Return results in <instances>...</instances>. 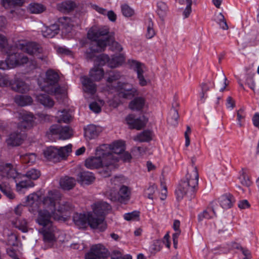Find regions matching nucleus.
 Returning a JSON list of instances; mask_svg holds the SVG:
<instances>
[{
  "mask_svg": "<svg viewBox=\"0 0 259 259\" xmlns=\"http://www.w3.org/2000/svg\"><path fill=\"white\" fill-rule=\"evenodd\" d=\"M10 87L13 91L20 93H26L30 89L28 84L18 77H15L13 80H11Z\"/></svg>",
  "mask_w": 259,
  "mask_h": 259,
  "instance_id": "nucleus-18",
  "label": "nucleus"
},
{
  "mask_svg": "<svg viewBox=\"0 0 259 259\" xmlns=\"http://www.w3.org/2000/svg\"><path fill=\"white\" fill-rule=\"evenodd\" d=\"M219 24L223 30H226L229 29V26L227 23V21L224 16L222 13H220L219 15Z\"/></svg>",
  "mask_w": 259,
  "mask_h": 259,
  "instance_id": "nucleus-58",
  "label": "nucleus"
},
{
  "mask_svg": "<svg viewBox=\"0 0 259 259\" xmlns=\"http://www.w3.org/2000/svg\"><path fill=\"white\" fill-rule=\"evenodd\" d=\"M108 87L109 90L116 91L118 93L119 96L124 99H130L138 94L137 90L128 83L119 81L117 83L116 87L112 86L110 88L108 86Z\"/></svg>",
  "mask_w": 259,
  "mask_h": 259,
  "instance_id": "nucleus-6",
  "label": "nucleus"
},
{
  "mask_svg": "<svg viewBox=\"0 0 259 259\" xmlns=\"http://www.w3.org/2000/svg\"><path fill=\"white\" fill-rule=\"evenodd\" d=\"M36 100L45 107L49 108L53 107L55 104L54 101L48 95L45 94L36 95Z\"/></svg>",
  "mask_w": 259,
  "mask_h": 259,
  "instance_id": "nucleus-24",
  "label": "nucleus"
},
{
  "mask_svg": "<svg viewBox=\"0 0 259 259\" xmlns=\"http://www.w3.org/2000/svg\"><path fill=\"white\" fill-rule=\"evenodd\" d=\"M126 121L132 129L140 130L144 127L148 122V118L143 116L142 118H135L133 114H130L126 117Z\"/></svg>",
  "mask_w": 259,
  "mask_h": 259,
  "instance_id": "nucleus-13",
  "label": "nucleus"
},
{
  "mask_svg": "<svg viewBox=\"0 0 259 259\" xmlns=\"http://www.w3.org/2000/svg\"><path fill=\"white\" fill-rule=\"evenodd\" d=\"M91 248L92 251L96 254L100 259L106 258L109 255L108 250L102 244L93 245Z\"/></svg>",
  "mask_w": 259,
  "mask_h": 259,
  "instance_id": "nucleus-27",
  "label": "nucleus"
},
{
  "mask_svg": "<svg viewBox=\"0 0 259 259\" xmlns=\"http://www.w3.org/2000/svg\"><path fill=\"white\" fill-rule=\"evenodd\" d=\"M84 135L90 139L95 138L101 132L102 129L100 126H97L94 124L88 125L84 129Z\"/></svg>",
  "mask_w": 259,
  "mask_h": 259,
  "instance_id": "nucleus-25",
  "label": "nucleus"
},
{
  "mask_svg": "<svg viewBox=\"0 0 259 259\" xmlns=\"http://www.w3.org/2000/svg\"><path fill=\"white\" fill-rule=\"evenodd\" d=\"M27 138V134L24 131H17L10 135L7 140L8 145L17 146L21 145Z\"/></svg>",
  "mask_w": 259,
  "mask_h": 259,
  "instance_id": "nucleus-15",
  "label": "nucleus"
},
{
  "mask_svg": "<svg viewBox=\"0 0 259 259\" xmlns=\"http://www.w3.org/2000/svg\"><path fill=\"white\" fill-rule=\"evenodd\" d=\"M14 100L16 104L21 106L30 105L33 102L30 96L24 95H17L15 97Z\"/></svg>",
  "mask_w": 259,
  "mask_h": 259,
  "instance_id": "nucleus-33",
  "label": "nucleus"
},
{
  "mask_svg": "<svg viewBox=\"0 0 259 259\" xmlns=\"http://www.w3.org/2000/svg\"><path fill=\"white\" fill-rule=\"evenodd\" d=\"M10 81L7 75L0 74V87H6L9 85L10 87Z\"/></svg>",
  "mask_w": 259,
  "mask_h": 259,
  "instance_id": "nucleus-59",
  "label": "nucleus"
},
{
  "mask_svg": "<svg viewBox=\"0 0 259 259\" xmlns=\"http://www.w3.org/2000/svg\"><path fill=\"white\" fill-rule=\"evenodd\" d=\"M238 179L239 180L240 184L246 187H250L252 184V182L249 176L243 170L241 171V174Z\"/></svg>",
  "mask_w": 259,
  "mask_h": 259,
  "instance_id": "nucleus-41",
  "label": "nucleus"
},
{
  "mask_svg": "<svg viewBox=\"0 0 259 259\" xmlns=\"http://www.w3.org/2000/svg\"><path fill=\"white\" fill-rule=\"evenodd\" d=\"M22 120L18 124V130L22 131L30 128L32 126L34 122V116L31 113H24L22 114Z\"/></svg>",
  "mask_w": 259,
  "mask_h": 259,
  "instance_id": "nucleus-19",
  "label": "nucleus"
},
{
  "mask_svg": "<svg viewBox=\"0 0 259 259\" xmlns=\"http://www.w3.org/2000/svg\"><path fill=\"white\" fill-rule=\"evenodd\" d=\"M58 22L65 29H70L73 26L71 18L68 17H62L58 18Z\"/></svg>",
  "mask_w": 259,
  "mask_h": 259,
  "instance_id": "nucleus-44",
  "label": "nucleus"
},
{
  "mask_svg": "<svg viewBox=\"0 0 259 259\" xmlns=\"http://www.w3.org/2000/svg\"><path fill=\"white\" fill-rule=\"evenodd\" d=\"M40 176V172L39 170L32 168L26 172L25 175L23 176H25L29 180H35L37 179Z\"/></svg>",
  "mask_w": 259,
  "mask_h": 259,
  "instance_id": "nucleus-51",
  "label": "nucleus"
},
{
  "mask_svg": "<svg viewBox=\"0 0 259 259\" xmlns=\"http://www.w3.org/2000/svg\"><path fill=\"white\" fill-rule=\"evenodd\" d=\"M107 145L110 147V154L112 155L114 157L117 158L118 161L119 157L113 156L112 153L117 155L121 154L122 152H123L125 150V145L124 142L121 141H117L113 143L112 145Z\"/></svg>",
  "mask_w": 259,
  "mask_h": 259,
  "instance_id": "nucleus-22",
  "label": "nucleus"
},
{
  "mask_svg": "<svg viewBox=\"0 0 259 259\" xmlns=\"http://www.w3.org/2000/svg\"><path fill=\"white\" fill-rule=\"evenodd\" d=\"M59 184L64 190L69 191L72 189L76 185V180L73 177L65 176L60 179Z\"/></svg>",
  "mask_w": 259,
  "mask_h": 259,
  "instance_id": "nucleus-20",
  "label": "nucleus"
},
{
  "mask_svg": "<svg viewBox=\"0 0 259 259\" xmlns=\"http://www.w3.org/2000/svg\"><path fill=\"white\" fill-rule=\"evenodd\" d=\"M75 7V4L71 1H66L59 4L57 6V8L60 11L66 13L72 11Z\"/></svg>",
  "mask_w": 259,
  "mask_h": 259,
  "instance_id": "nucleus-34",
  "label": "nucleus"
},
{
  "mask_svg": "<svg viewBox=\"0 0 259 259\" xmlns=\"http://www.w3.org/2000/svg\"><path fill=\"white\" fill-rule=\"evenodd\" d=\"M111 210L110 204L105 202H101L95 204L92 212L89 213V224L94 229L100 231H104L107 227L105 222V215Z\"/></svg>",
  "mask_w": 259,
  "mask_h": 259,
  "instance_id": "nucleus-5",
  "label": "nucleus"
},
{
  "mask_svg": "<svg viewBox=\"0 0 259 259\" xmlns=\"http://www.w3.org/2000/svg\"><path fill=\"white\" fill-rule=\"evenodd\" d=\"M28 10L32 14H40L44 12L46 8L40 4H30L28 6Z\"/></svg>",
  "mask_w": 259,
  "mask_h": 259,
  "instance_id": "nucleus-40",
  "label": "nucleus"
},
{
  "mask_svg": "<svg viewBox=\"0 0 259 259\" xmlns=\"http://www.w3.org/2000/svg\"><path fill=\"white\" fill-rule=\"evenodd\" d=\"M145 104V99L141 97H136L130 102L128 105L130 109L132 110H141Z\"/></svg>",
  "mask_w": 259,
  "mask_h": 259,
  "instance_id": "nucleus-28",
  "label": "nucleus"
},
{
  "mask_svg": "<svg viewBox=\"0 0 259 259\" xmlns=\"http://www.w3.org/2000/svg\"><path fill=\"white\" fill-rule=\"evenodd\" d=\"M187 5L185 9L184 12H183V15H184V17L185 18H188L191 12H192V0H186Z\"/></svg>",
  "mask_w": 259,
  "mask_h": 259,
  "instance_id": "nucleus-61",
  "label": "nucleus"
},
{
  "mask_svg": "<svg viewBox=\"0 0 259 259\" xmlns=\"http://www.w3.org/2000/svg\"><path fill=\"white\" fill-rule=\"evenodd\" d=\"M13 225L15 228H18L23 232L27 231V223L25 219L17 220L15 222H13Z\"/></svg>",
  "mask_w": 259,
  "mask_h": 259,
  "instance_id": "nucleus-45",
  "label": "nucleus"
},
{
  "mask_svg": "<svg viewBox=\"0 0 259 259\" xmlns=\"http://www.w3.org/2000/svg\"><path fill=\"white\" fill-rule=\"evenodd\" d=\"M245 116L244 114V110L240 109L237 112V118L238 121V125L239 127L243 126L244 124L242 122V120L244 119Z\"/></svg>",
  "mask_w": 259,
  "mask_h": 259,
  "instance_id": "nucleus-60",
  "label": "nucleus"
},
{
  "mask_svg": "<svg viewBox=\"0 0 259 259\" xmlns=\"http://www.w3.org/2000/svg\"><path fill=\"white\" fill-rule=\"evenodd\" d=\"M110 147L107 144H103L96 150V156L87 158L85 166L90 169L103 168L100 171L104 177L110 176L112 170L115 169V163L117 158L110 154Z\"/></svg>",
  "mask_w": 259,
  "mask_h": 259,
  "instance_id": "nucleus-1",
  "label": "nucleus"
},
{
  "mask_svg": "<svg viewBox=\"0 0 259 259\" xmlns=\"http://www.w3.org/2000/svg\"><path fill=\"white\" fill-rule=\"evenodd\" d=\"M19 57V54L18 53L8 55L5 62L0 61V69L5 70L18 66Z\"/></svg>",
  "mask_w": 259,
  "mask_h": 259,
  "instance_id": "nucleus-17",
  "label": "nucleus"
},
{
  "mask_svg": "<svg viewBox=\"0 0 259 259\" xmlns=\"http://www.w3.org/2000/svg\"><path fill=\"white\" fill-rule=\"evenodd\" d=\"M118 195L120 196V202H121L128 199L129 191L127 187L122 186L118 191Z\"/></svg>",
  "mask_w": 259,
  "mask_h": 259,
  "instance_id": "nucleus-50",
  "label": "nucleus"
},
{
  "mask_svg": "<svg viewBox=\"0 0 259 259\" xmlns=\"http://www.w3.org/2000/svg\"><path fill=\"white\" fill-rule=\"evenodd\" d=\"M73 220L75 224L80 228H86L89 225V214L75 213L73 216Z\"/></svg>",
  "mask_w": 259,
  "mask_h": 259,
  "instance_id": "nucleus-21",
  "label": "nucleus"
},
{
  "mask_svg": "<svg viewBox=\"0 0 259 259\" xmlns=\"http://www.w3.org/2000/svg\"><path fill=\"white\" fill-rule=\"evenodd\" d=\"M21 160L25 163H33L36 161V156L35 153H26L20 155Z\"/></svg>",
  "mask_w": 259,
  "mask_h": 259,
  "instance_id": "nucleus-47",
  "label": "nucleus"
},
{
  "mask_svg": "<svg viewBox=\"0 0 259 259\" xmlns=\"http://www.w3.org/2000/svg\"><path fill=\"white\" fill-rule=\"evenodd\" d=\"M168 11V7L165 3L159 2L157 3V13L160 17H163Z\"/></svg>",
  "mask_w": 259,
  "mask_h": 259,
  "instance_id": "nucleus-48",
  "label": "nucleus"
},
{
  "mask_svg": "<svg viewBox=\"0 0 259 259\" xmlns=\"http://www.w3.org/2000/svg\"><path fill=\"white\" fill-rule=\"evenodd\" d=\"M18 48L23 52L32 56H38L43 52V49L40 46L34 42L20 44Z\"/></svg>",
  "mask_w": 259,
  "mask_h": 259,
  "instance_id": "nucleus-12",
  "label": "nucleus"
},
{
  "mask_svg": "<svg viewBox=\"0 0 259 259\" xmlns=\"http://www.w3.org/2000/svg\"><path fill=\"white\" fill-rule=\"evenodd\" d=\"M215 214V212L213 208L210 209L209 211L208 210H205L203 212L200 213L198 215V220L199 222L202 221L204 219H209L212 218V215H210L211 212Z\"/></svg>",
  "mask_w": 259,
  "mask_h": 259,
  "instance_id": "nucleus-53",
  "label": "nucleus"
},
{
  "mask_svg": "<svg viewBox=\"0 0 259 259\" xmlns=\"http://www.w3.org/2000/svg\"><path fill=\"white\" fill-rule=\"evenodd\" d=\"M90 76L94 81H99L104 76V71L99 66H95L90 71Z\"/></svg>",
  "mask_w": 259,
  "mask_h": 259,
  "instance_id": "nucleus-30",
  "label": "nucleus"
},
{
  "mask_svg": "<svg viewBox=\"0 0 259 259\" xmlns=\"http://www.w3.org/2000/svg\"><path fill=\"white\" fill-rule=\"evenodd\" d=\"M2 5L6 9H9L16 6H21L23 4V0H1Z\"/></svg>",
  "mask_w": 259,
  "mask_h": 259,
  "instance_id": "nucleus-39",
  "label": "nucleus"
},
{
  "mask_svg": "<svg viewBox=\"0 0 259 259\" xmlns=\"http://www.w3.org/2000/svg\"><path fill=\"white\" fill-rule=\"evenodd\" d=\"M209 86L206 83H202L201 85V92L200 93V101L203 103H207L212 107L217 108L219 105L221 97L218 96L215 94H212L209 96H207L209 91Z\"/></svg>",
  "mask_w": 259,
  "mask_h": 259,
  "instance_id": "nucleus-7",
  "label": "nucleus"
},
{
  "mask_svg": "<svg viewBox=\"0 0 259 259\" xmlns=\"http://www.w3.org/2000/svg\"><path fill=\"white\" fill-rule=\"evenodd\" d=\"M109 57L107 55L102 54L98 57H97L96 59V62L97 66L99 65L103 66L106 64H107L108 66L109 65Z\"/></svg>",
  "mask_w": 259,
  "mask_h": 259,
  "instance_id": "nucleus-52",
  "label": "nucleus"
},
{
  "mask_svg": "<svg viewBox=\"0 0 259 259\" xmlns=\"http://www.w3.org/2000/svg\"><path fill=\"white\" fill-rule=\"evenodd\" d=\"M124 56L122 54L112 56L111 58H109L108 66L111 68L118 67L124 63Z\"/></svg>",
  "mask_w": 259,
  "mask_h": 259,
  "instance_id": "nucleus-32",
  "label": "nucleus"
},
{
  "mask_svg": "<svg viewBox=\"0 0 259 259\" xmlns=\"http://www.w3.org/2000/svg\"><path fill=\"white\" fill-rule=\"evenodd\" d=\"M105 195L112 201H120V196L118 195L117 189L115 188H113L107 191Z\"/></svg>",
  "mask_w": 259,
  "mask_h": 259,
  "instance_id": "nucleus-43",
  "label": "nucleus"
},
{
  "mask_svg": "<svg viewBox=\"0 0 259 259\" xmlns=\"http://www.w3.org/2000/svg\"><path fill=\"white\" fill-rule=\"evenodd\" d=\"M139 218V211H133L132 212L125 213L124 218L127 221H138Z\"/></svg>",
  "mask_w": 259,
  "mask_h": 259,
  "instance_id": "nucleus-55",
  "label": "nucleus"
},
{
  "mask_svg": "<svg viewBox=\"0 0 259 259\" xmlns=\"http://www.w3.org/2000/svg\"><path fill=\"white\" fill-rule=\"evenodd\" d=\"M155 34V31L153 29V24L151 19L149 21V24L147 27V33L146 36L147 38L150 39L152 38Z\"/></svg>",
  "mask_w": 259,
  "mask_h": 259,
  "instance_id": "nucleus-56",
  "label": "nucleus"
},
{
  "mask_svg": "<svg viewBox=\"0 0 259 259\" xmlns=\"http://www.w3.org/2000/svg\"><path fill=\"white\" fill-rule=\"evenodd\" d=\"M128 62L131 68L137 72V77L143 75L144 65L143 64L134 60H130Z\"/></svg>",
  "mask_w": 259,
  "mask_h": 259,
  "instance_id": "nucleus-35",
  "label": "nucleus"
},
{
  "mask_svg": "<svg viewBox=\"0 0 259 259\" xmlns=\"http://www.w3.org/2000/svg\"><path fill=\"white\" fill-rule=\"evenodd\" d=\"M42 91L49 94H54L55 95L62 94L63 92V90L60 87H56V84L49 88L47 87L43 86Z\"/></svg>",
  "mask_w": 259,
  "mask_h": 259,
  "instance_id": "nucleus-49",
  "label": "nucleus"
},
{
  "mask_svg": "<svg viewBox=\"0 0 259 259\" xmlns=\"http://www.w3.org/2000/svg\"><path fill=\"white\" fill-rule=\"evenodd\" d=\"M152 139L151 132L145 130L134 137V140L140 142H148Z\"/></svg>",
  "mask_w": 259,
  "mask_h": 259,
  "instance_id": "nucleus-38",
  "label": "nucleus"
},
{
  "mask_svg": "<svg viewBox=\"0 0 259 259\" xmlns=\"http://www.w3.org/2000/svg\"><path fill=\"white\" fill-rule=\"evenodd\" d=\"M219 200L221 206L223 208L228 209L232 207L234 199L230 194H226L221 196Z\"/></svg>",
  "mask_w": 259,
  "mask_h": 259,
  "instance_id": "nucleus-31",
  "label": "nucleus"
},
{
  "mask_svg": "<svg viewBox=\"0 0 259 259\" xmlns=\"http://www.w3.org/2000/svg\"><path fill=\"white\" fill-rule=\"evenodd\" d=\"M59 26L54 24L50 26L45 27L42 30V34L45 37L52 38L59 33Z\"/></svg>",
  "mask_w": 259,
  "mask_h": 259,
  "instance_id": "nucleus-26",
  "label": "nucleus"
},
{
  "mask_svg": "<svg viewBox=\"0 0 259 259\" xmlns=\"http://www.w3.org/2000/svg\"><path fill=\"white\" fill-rule=\"evenodd\" d=\"M112 35L109 33V29L106 26L92 27L88 33V37L92 40L91 50L94 52L104 51L112 40Z\"/></svg>",
  "mask_w": 259,
  "mask_h": 259,
  "instance_id": "nucleus-4",
  "label": "nucleus"
},
{
  "mask_svg": "<svg viewBox=\"0 0 259 259\" xmlns=\"http://www.w3.org/2000/svg\"><path fill=\"white\" fill-rule=\"evenodd\" d=\"M93 8L96 10L98 13L104 15H107L108 19L112 22H115L116 20V15L113 11H109L107 12L106 9L101 8L97 5H94Z\"/></svg>",
  "mask_w": 259,
  "mask_h": 259,
  "instance_id": "nucleus-36",
  "label": "nucleus"
},
{
  "mask_svg": "<svg viewBox=\"0 0 259 259\" xmlns=\"http://www.w3.org/2000/svg\"><path fill=\"white\" fill-rule=\"evenodd\" d=\"M43 204L46 208L51 210L52 213H55L57 211L67 215L74 208L72 202L68 199H62L61 193L57 190L49 191L44 198Z\"/></svg>",
  "mask_w": 259,
  "mask_h": 259,
  "instance_id": "nucleus-2",
  "label": "nucleus"
},
{
  "mask_svg": "<svg viewBox=\"0 0 259 259\" xmlns=\"http://www.w3.org/2000/svg\"><path fill=\"white\" fill-rule=\"evenodd\" d=\"M121 75L119 72L118 71H114L112 72L110 75L109 76L107 79V82L108 84H107V90L108 91H111L112 90H109V88L108 86H110L111 88L112 86L114 87V85H112L111 83L113 82L114 81H116L117 80H119L121 78Z\"/></svg>",
  "mask_w": 259,
  "mask_h": 259,
  "instance_id": "nucleus-42",
  "label": "nucleus"
},
{
  "mask_svg": "<svg viewBox=\"0 0 259 259\" xmlns=\"http://www.w3.org/2000/svg\"><path fill=\"white\" fill-rule=\"evenodd\" d=\"M78 177L82 184L89 185L93 183L95 178L91 172L82 171L78 174Z\"/></svg>",
  "mask_w": 259,
  "mask_h": 259,
  "instance_id": "nucleus-29",
  "label": "nucleus"
},
{
  "mask_svg": "<svg viewBox=\"0 0 259 259\" xmlns=\"http://www.w3.org/2000/svg\"><path fill=\"white\" fill-rule=\"evenodd\" d=\"M63 149L66 150L67 152L70 150V146L61 147L59 149L49 147L44 150L43 154L45 158L48 160L57 162L60 160V157L65 156L64 154L62 153Z\"/></svg>",
  "mask_w": 259,
  "mask_h": 259,
  "instance_id": "nucleus-8",
  "label": "nucleus"
},
{
  "mask_svg": "<svg viewBox=\"0 0 259 259\" xmlns=\"http://www.w3.org/2000/svg\"><path fill=\"white\" fill-rule=\"evenodd\" d=\"M57 122L61 123L63 122L64 123L69 122L71 119V116L69 112L66 110H63L62 111L59 110L57 112Z\"/></svg>",
  "mask_w": 259,
  "mask_h": 259,
  "instance_id": "nucleus-37",
  "label": "nucleus"
},
{
  "mask_svg": "<svg viewBox=\"0 0 259 259\" xmlns=\"http://www.w3.org/2000/svg\"><path fill=\"white\" fill-rule=\"evenodd\" d=\"M81 82L83 91L90 94L93 95L96 92V85L88 77H82Z\"/></svg>",
  "mask_w": 259,
  "mask_h": 259,
  "instance_id": "nucleus-23",
  "label": "nucleus"
},
{
  "mask_svg": "<svg viewBox=\"0 0 259 259\" xmlns=\"http://www.w3.org/2000/svg\"><path fill=\"white\" fill-rule=\"evenodd\" d=\"M19 175L14 166L8 163L0 164V180L3 178L15 179Z\"/></svg>",
  "mask_w": 259,
  "mask_h": 259,
  "instance_id": "nucleus-10",
  "label": "nucleus"
},
{
  "mask_svg": "<svg viewBox=\"0 0 259 259\" xmlns=\"http://www.w3.org/2000/svg\"><path fill=\"white\" fill-rule=\"evenodd\" d=\"M198 172L196 166L189 170L176 190L177 199L181 200L184 197L191 199L194 196L196 188L198 186Z\"/></svg>",
  "mask_w": 259,
  "mask_h": 259,
  "instance_id": "nucleus-3",
  "label": "nucleus"
},
{
  "mask_svg": "<svg viewBox=\"0 0 259 259\" xmlns=\"http://www.w3.org/2000/svg\"><path fill=\"white\" fill-rule=\"evenodd\" d=\"M179 117L177 110H174L171 115L168 117V122L172 125H176L178 124V119Z\"/></svg>",
  "mask_w": 259,
  "mask_h": 259,
  "instance_id": "nucleus-54",
  "label": "nucleus"
},
{
  "mask_svg": "<svg viewBox=\"0 0 259 259\" xmlns=\"http://www.w3.org/2000/svg\"><path fill=\"white\" fill-rule=\"evenodd\" d=\"M56 228L53 224L50 226H44L38 230V232L42 235L43 240L45 242L52 243L56 241Z\"/></svg>",
  "mask_w": 259,
  "mask_h": 259,
  "instance_id": "nucleus-14",
  "label": "nucleus"
},
{
  "mask_svg": "<svg viewBox=\"0 0 259 259\" xmlns=\"http://www.w3.org/2000/svg\"><path fill=\"white\" fill-rule=\"evenodd\" d=\"M17 239V236L13 233H10L8 234V243L10 245H15Z\"/></svg>",
  "mask_w": 259,
  "mask_h": 259,
  "instance_id": "nucleus-63",
  "label": "nucleus"
},
{
  "mask_svg": "<svg viewBox=\"0 0 259 259\" xmlns=\"http://www.w3.org/2000/svg\"><path fill=\"white\" fill-rule=\"evenodd\" d=\"M110 43H111V48L113 50L117 52H121L122 51L123 48L122 46L118 42L114 40V38L112 36V40H110Z\"/></svg>",
  "mask_w": 259,
  "mask_h": 259,
  "instance_id": "nucleus-64",
  "label": "nucleus"
},
{
  "mask_svg": "<svg viewBox=\"0 0 259 259\" xmlns=\"http://www.w3.org/2000/svg\"><path fill=\"white\" fill-rule=\"evenodd\" d=\"M55 213H52L51 210L49 209L40 210L38 211L36 222L42 227L53 224L51 220V217Z\"/></svg>",
  "mask_w": 259,
  "mask_h": 259,
  "instance_id": "nucleus-16",
  "label": "nucleus"
},
{
  "mask_svg": "<svg viewBox=\"0 0 259 259\" xmlns=\"http://www.w3.org/2000/svg\"><path fill=\"white\" fill-rule=\"evenodd\" d=\"M39 199V196L35 194L32 193L27 196V201L29 205H33L35 202L38 201Z\"/></svg>",
  "mask_w": 259,
  "mask_h": 259,
  "instance_id": "nucleus-62",
  "label": "nucleus"
},
{
  "mask_svg": "<svg viewBox=\"0 0 259 259\" xmlns=\"http://www.w3.org/2000/svg\"><path fill=\"white\" fill-rule=\"evenodd\" d=\"M121 11L123 15L127 17H131L134 13V11L127 5L122 6Z\"/></svg>",
  "mask_w": 259,
  "mask_h": 259,
  "instance_id": "nucleus-57",
  "label": "nucleus"
},
{
  "mask_svg": "<svg viewBox=\"0 0 259 259\" xmlns=\"http://www.w3.org/2000/svg\"><path fill=\"white\" fill-rule=\"evenodd\" d=\"M34 185V183L30 180H22L16 183V189L18 191H21L22 189L32 187Z\"/></svg>",
  "mask_w": 259,
  "mask_h": 259,
  "instance_id": "nucleus-46",
  "label": "nucleus"
},
{
  "mask_svg": "<svg viewBox=\"0 0 259 259\" xmlns=\"http://www.w3.org/2000/svg\"><path fill=\"white\" fill-rule=\"evenodd\" d=\"M50 132L53 135H58L59 139L66 140L73 136V131L68 126L62 127L58 124L52 125L50 128Z\"/></svg>",
  "mask_w": 259,
  "mask_h": 259,
  "instance_id": "nucleus-9",
  "label": "nucleus"
},
{
  "mask_svg": "<svg viewBox=\"0 0 259 259\" xmlns=\"http://www.w3.org/2000/svg\"><path fill=\"white\" fill-rule=\"evenodd\" d=\"M59 80V75L57 73L52 70H49L46 73V78L42 80H38V83L40 88L42 91L43 86L48 88L56 84Z\"/></svg>",
  "mask_w": 259,
  "mask_h": 259,
  "instance_id": "nucleus-11",
  "label": "nucleus"
}]
</instances>
